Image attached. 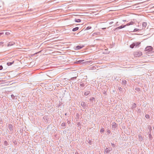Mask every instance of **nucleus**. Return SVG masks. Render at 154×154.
Instances as JSON below:
<instances>
[{
  "mask_svg": "<svg viewBox=\"0 0 154 154\" xmlns=\"http://www.w3.org/2000/svg\"><path fill=\"white\" fill-rule=\"evenodd\" d=\"M141 44L140 42H134L130 46V47L131 48H138Z\"/></svg>",
  "mask_w": 154,
  "mask_h": 154,
  "instance_id": "1",
  "label": "nucleus"
},
{
  "mask_svg": "<svg viewBox=\"0 0 154 154\" xmlns=\"http://www.w3.org/2000/svg\"><path fill=\"white\" fill-rule=\"evenodd\" d=\"M134 56L135 57H139L142 55V53L140 51H137L134 52Z\"/></svg>",
  "mask_w": 154,
  "mask_h": 154,
  "instance_id": "2",
  "label": "nucleus"
},
{
  "mask_svg": "<svg viewBox=\"0 0 154 154\" xmlns=\"http://www.w3.org/2000/svg\"><path fill=\"white\" fill-rule=\"evenodd\" d=\"M8 128L10 130L9 132V134H12L13 133V126L11 124H9L8 125Z\"/></svg>",
  "mask_w": 154,
  "mask_h": 154,
  "instance_id": "3",
  "label": "nucleus"
},
{
  "mask_svg": "<svg viewBox=\"0 0 154 154\" xmlns=\"http://www.w3.org/2000/svg\"><path fill=\"white\" fill-rule=\"evenodd\" d=\"M153 48L151 46H147L145 49V51L150 52L152 50Z\"/></svg>",
  "mask_w": 154,
  "mask_h": 154,
  "instance_id": "4",
  "label": "nucleus"
},
{
  "mask_svg": "<svg viewBox=\"0 0 154 154\" xmlns=\"http://www.w3.org/2000/svg\"><path fill=\"white\" fill-rule=\"evenodd\" d=\"M120 81L119 82H121V81H122V82L121 84L123 86V87H125L126 85V84H127V81L126 80L124 79L122 80L121 79H119ZM117 81L119 82V81L118 80V79Z\"/></svg>",
  "mask_w": 154,
  "mask_h": 154,
  "instance_id": "5",
  "label": "nucleus"
},
{
  "mask_svg": "<svg viewBox=\"0 0 154 154\" xmlns=\"http://www.w3.org/2000/svg\"><path fill=\"white\" fill-rule=\"evenodd\" d=\"M125 27V26H124V25H122L119 26L118 27L116 28L115 29L114 31H116L118 30L119 29H121L124 28Z\"/></svg>",
  "mask_w": 154,
  "mask_h": 154,
  "instance_id": "6",
  "label": "nucleus"
},
{
  "mask_svg": "<svg viewBox=\"0 0 154 154\" xmlns=\"http://www.w3.org/2000/svg\"><path fill=\"white\" fill-rule=\"evenodd\" d=\"M81 106L83 107V108L84 109H87V108H86L87 105L84 102H81Z\"/></svg>",
  "mask_w": 154,
  "mask_h": 154,
  "instance_id": "7",
  "label": "nucleus"
},
{
  "mask_svg": "<svg viewBox=\"0 0 154 154\" xmlns=\"http://www.w3.org/2000/svg\"><path fill=\"white\" fill-rule=\"evenodd\" d=\"M117 126V125L115 122L112 123V129L114 130H115V129L116 128Z\"/></svg>",
  "mask_w": 154,
  "mask_h": 154,
  "instance_id": "8",
  "label": "nucleus"
},
{
  "mask_svg": "<svg viewBox=\"0 0 154 154\" xmlns=\"http://www.w3.org/2000/svg\"><path fill=\"white\" fill-rule=\"evenodd\" d=\"M147 25V23L146 22H143V23H142V29L144 30L146 28Z\"/></svg>",
  "mask_w": 154,
  "mask_h": 154,
  "instance_id": "9",
  "label": "nucleus"
},
{
  "mask_svg": "<svg viewBox=\"0 0 154 154\" xmlns=\"http://www.w3.org/2000/svg\"><path fill=\"white\" fill-rule=\"evenodd\" d=\"M84 46L83 45H77L76 46L75 50H79L82 48Z\"/></svg>",
  "mask_w": 154,
  "mask_h": 154,
  "instance_id": "10",
  "label": "nucleus"
},
{
  "mask_svg": "<svg viewBox=\"0 0 154 154\" xmlns=\"http://www.w3.org/2000/svg\"><path fill=\"white\" fill-rule=\"evenodd\" d=\"M15 44V42H9L8 44V47L11 46H12Z\"/></svg>",
  "mask_w": 154,
  "mask_h": 154,
  "instance_id": "11",
  "label": "nucleus"
},
{
  "mask_svg": "<svg viewBox=\"0 0 154 154\" xmlns=\"http://www.w3.org/2000/svg\"><path fill=\"white\" fill-rule=\"evenodd\" d=\"M138 138L139 141H142L143 140V138L141 134H139L138 135Z\"/></svg>",
  "mask_w": 154,
  "mask_h": 154,
  "instance_id": "12",
  "label": "nucleus"
},
{
  "mask_svg": "<svg viewBox=\"0 0 154 154\" xmlns=\"http://www.w3.org/2000/svg\"><path fill=\"white\" fill-rule=\"evenodd\" d=\"M104 152L105 154H108L110 152L109 148H106L104 151Z\"/></svg>",
  "mask_w": 154,
  "mask_h": 154,
  "instance_id": "13",
  "label": "nucleus"
},
{
  "mask_svg": "<svg viewBox=\"0 0 154 154\" xmlns=\"http://www.w3.org/2000/svg\"><path fill=\"white\" fill-rule=\"evenodd\" d=\"M64 106V105L63 103L62 102H60L58 105V107H62V106Z\"/></svg>",
  "mask_w": 154,
  "mask_h": 154,
  "instance_id": "14",
  "label": "nucleus"
},
{
  "mask_svg": "<svg viewBox=\"0 0 154 154\" xmlns=\"http://www.w3.org/2000/svg\"><path fill=\"white\" fill-rule=\"evenodd\" d=\"M84 94L85 96H88L90 95V91H87L84 93Z\"/></svg>",
  "mask_w": 154,
  "mask_h": 154,
  "instance_id": "15",
  "label": "nucleus"
},
{
  "mask_svg": "<svg viewBox=\"0 0 154 154\" xmlns=\"http://www.w3.org/2000/svg\"><path fill=\"white\" fill-rule=\"evenodd\" d=\"M83 61H84V60H79L76 61V62H75V63H76V64H79V63H83V62H82Z\"/></svg>",
  "mask_w": 154,
  "mask_h": 154,
  "instance_id": "16",
  "label": "nucleus"
},
{
  "mask_svg": "<svg viewBox=\"0 0 154 154\" xmlns=\"http://www.w3.org/2000/svg\"><path fill=\"white\" fill-rule=\"evenodd\" d=\"M61 125L62 127V128L64 129L66 127V124L65 123H62Z\"/></svg>",
  "mask_w": 154,
  "mask_h": 154,
  "instance_id": "17",
  "label": "nucleus"
},
{
  "mask_svg": "<svg viewBox=\"0 0 154 154\" xmlns=\"http://www.w3.org/2000/svg\"><path fill=\"white\" fill-rule=\"evenodd\" d=\"M147 128L149 130V133H151V131H152V127L150 125H148L147 126Z\"/></svg>",
  "mask_w": 154,
  "mask_h": 154,
  "instance_id": "18",
  "label": "nucleus"
},
{
  "mask_svg": "<svg viewBox=\"0 0 154 154\" xmlns=\"http://www.w3.org/2000/svg\"><path fill=\"white\" fill-rule=\"evenodd\" d=\"M87 141L90 145H91L92 143V141L91 140H90L89 138H88V140H87Z\"/></svg>",
  "mask_w": 154,
  "mask_h": 154,
  "instance_id": "19",
  "label": "nucleus"
},
{
  "mask_svg": "<svg viewBox=\"0 0 154 154\" xmlns=\"http://www.w3.org/2000/svg\"><path fill=\"white\" fill-rule=\"evenodd\" d=\"M14 63V61H13L12 62H8L7 63V64L8 66L11 65Z\"/></svg>",
  "mask_w": 154,
  "mask_h": 154,
  "instance_id": "20",
  "label": "nucleus"
},
{
  "mask_svg": "<svg viewBox=\"0 0 154 154\" xmlns=\"http://www.w3.org/2000/svg\"><path fill=\"white\" fill-rule=\"evenodd\" d=\"M136 104L135 103H134L132 105V109H134L136 107Z\"/></svg>",
  "mask_w": 154,
  "mask_h": 154,
  "instance_id": "21",
  "label": "nucleus"
},
{
  "mask_svg": "<svg viewBox=\"0 0 154 154\" xmlns=\"http://www.w3.org/2000/svg\"><path fill=\"white\" fill-rule=\"evenodd\" d=\"M79 27H75V28H73L72 29V31L73 32L75 31L78 30Z\"/></svg>",
  "mask_w": 154,
  "mask_h": 154,
  "instance_id": "22",
  "label": "nucleus"
},
{
  "mask_svg": "<svg viewBox=\"0 0 154 154\" xmlns=\"http://www.w3.org/2000/svg\"><path fill=\"white\" fill-rule=\"evenodd\" d=\"M149 137L150 140H152V137L151 134V133H149Z\"/></svg>",
  "mask_w": 154,
  "mask_h": 154,
  "instance_id": "23",
  "label": "nucleus"
},
{
  "mask_svg": "<svg viewBox=\"0 0 154 154\" xmlns=\"http://www.w3.org/2000/svg\"><path fill=\"white\" fill-rule=\"evenodd\" d=\"M75 21L76 22L79 23L81 22V20L80 19H75Z\"/></svg>",
  "mask_w": 154,
  "mask_h": 154,
  "instance_id": "24",
  "label": "nucleus"
},
{
  "mask_svg": "<svg viewBox=\"0 0 154 154\" xmlns=\"http://www.w3.org/2000/svg\"><path fill=\"white\" fill-rule=\"evenodd\" d=\"M80 115L79 113H76V119H79Z\"/></svg>",
  "mask_w": 154,
  "mask_h": 154,
  "instance_id": "25",
  "label": "nucleus"
},
{
  "mask_svg": "<svg viewBox=\"0 0 154 154\" xmlns=\"http://www.w3.org/2000/svg\"><path fill=\"white\" fill-rule=\"evenodd\" d=\"M4 145L5 146H7L9 145V144L7 141L5 140L4 142Z\"/></svg>",
  "mask_w": 154,
  "mask_h": 154,
  "instance_id": "26",
  "label": "nucleus"
},
{
  "mask_svg": "<svg viewBox=\"0 0 154 154\" xmlns=\"http://www.w3.org/2000/svg\"><path fill=\"white\" fill-rule=\"evenodd\" d=\"M141 29H137V28H135L134 29V30L133 31H132V32H135L139 30H140Z\"/></svg>",
  "mask_w": 154,
  "mask_h": 154,
  "instance_id": "27",
  "label": "nucleus"
},
{
  "mask_svg": "<svg viewBox=\"0 0 154 154\" xmlns=\"http://www.w3.org/2000/svg\"><path fill=\"white\" fill-rule=\"evenodd\" d=\"M104 131V129L102 127L100 130V132L101 133H103Z\"/></svg>",
  "mask_w": 154,
  "mask_h": 154,
  "instance_id": "28",
  "label": "nucleus"
},
{
  "mask_svg": "<svg viewBox=\"0 0 154 154\" xmlns=\"http://www.w3.org/2000/svg\"><path fill=\"white\" fill-rule=\"evenodd\" d=\"M80 85L81 86L83 87H84L85 85V84L82 82L80 83Z\"/></svg>",
  "mask_w": 154,
  "mask_h": 154,
  "instance_id": "29",
  "label": "nucleus"
},
{
  "mask_svg": "<svg viewBox=\"0 0 154 154\" xmlns=\"http://www.w3.org/2000/svg\"><path fill=\"white\" fill-rule=\"evenodd\" d=\"M137 112L139 113H140L141 112V110L140 109L137 108Z\"/></svg>",
  "mask_w": 154,
  "mask_h": 154,
  "instance_id": "30",
  "label": "nucleus"
},
{
  "mask_svg": "<svg viewBox=\"0 0 154 154\" xmlns=\"http://www.w3.org/2000/svg\"><path fill=\"white\" fill-rule=\"evenodd\" d=\"M118 88L119 91L121 92L122 91V88L121 87H118Z\"/></svg>",
  "mask_w": 154,
  "mask_h": 154,
  "instance_id": "31",
  "label": "nucleus"
},
{
  "mask_svg": "<svg viewBox=\"0 0 154 154\" xmlns=\"http://www.w3.org/2000/svg\"><path fill=\"white\" fill-rule=\"evenodd\" d=\"M10 32H5V35H10Z\"/></svg>",
  "mask_w": 154,
  "mask_h": 154,
  "instance_id": "32",
  "label": "nucleus"
},
{
  "mask_svg": "<svg viewBox=\"0 0 154 154\" xmlns=\"http://www.w3.org/2000/svg\"><path fill=\"white\" fill-rule=\"evenodd\" d=\"M111 144L112 146V147L113 148H115L116 147V144H115L113 143H111Z\"/></svg>",
  "mask_w": 154,
  "mask_h": 154,
  "instance_id": "33",
  "label": "nucleus"
},
{
  "mask_svg": "<svg viewBox=\"0 0 154 154\" xmlns=\"http://www.w3.org/2000/svg\"><path fill=\"white\" fill-rule=\"evenodd\" d=\"M91 28V26H88L85 29V30H88L90 29Z\"/></svg>",
  "mask_w": 154,
  "mask_h": 154,
  "instance_id": "34",
  "label": "nucleus"
},
{
  "mask_svg": "<svg viewBox=\"0 0 154 154\" xmlns=\"http://www.w3.org/2000/svg\"><path fill=\"white\" fill-rule=\"evenodd\" d=\"M145 117L147 119H149L150 118L148 114H146L145 115Z\"/></svg>",
  "mask_w": 154,
  "mask_h": 154,
  "instance_id": "35",
  "label": "nucleus"
},
{
  "mask_svg": "<svg viewBox=\"0 0 154 154\" xmlns=\"http://www.w3.org/2000/svg\"><path fill=\"white\" fill-rule=\"evenodd\" d=\"M91 62V61H87L83 63V64H87Z\"/></svg>",
  "mask_w": 154,
  "mask_h": 154,
  "instance_id": "36",
  "label": "nucleus"
},
{
  "mask_svg": "<svg viewBox=\"0 0 154 154\" xmlns=\"http://www.w3.org/2000/svg\"><path fill=\"white\" fill-rule=\"evenodd\" d=\"M95 100L94 98V97H91L89 99V100L90 101H91L93 100Z\"/></svg>",
  "mask_w": 154,
  "mask_h": 154,
  "instance_id": "37",
  "label": "nucleus"
},
{
  "mask_svg": "<svg viewBox=\"0 0 154 154\" xmlns=\"http://www.w3.org/2000/svg\"><path fill=\"white\" fill-rule=\"evenodd\" d=\"M135 90H136L137 91H140V89L139 88H135Z\"/></svg>",
  "mask_w": 154,
  "mask_h": 154,
  "instance_id": "38",
  "label": "nucleus"
},
{
  "mask_svg": "<svg viewBox=\"0 0 154 154\" xmlns=\"http://www.w3.org/2000/svg\"><path fill=\"white\" fill-rule=\"evenodd\" d=\"M76 79V77H72L71 78L70 80H73L74 79Z\"/></svg>",
  "mask_w": 154,
  "mask_h": 154,
  "instance_id": "39",
  "label": "nucleus"
},
{
  "mask_svg": "<svg viewBox=\"0 0 154 154\" xmlns=\"http://www.w3.org/2000/svg\"><path fill=\"white\" fill-rule=\"evenodd\" d=\"M11 97L13 99H15V97L13 94H11Z\"/></svg>",
  "mask_w": 154,
  "mask_h": 154,
  "instance_id": "40",
  "label": "nucleus"
},
{
  "mask_svg": "<svg viewBox=\"0 0 154 154\" xmlns=\"http://www.w3.org/2000/svg\"><path fill=\"white\" fill-rule=\"evenodd\" d=\"M129 23L130 24V25H133L134 24V22L133 21H131Z\"/></svg>",
  "mask_w": 154,
  "mask_h": 154,
  "instance_id": "41",
  "label": "nucleus"
},
{
  "mask_svg": "<svg viewBox=\"0 0 154 154\" xmlns=\"http://www.w3.org/2000/svg\"><path fill=\"white\" fill-rule=\"evenodd\" d=\"M119 25V24L118 23V22H116V24L115 26H118Z\"/></svg>",
  "mask_w": 154,
  "mask_h": 154,
  "instance_id": "42",
  "label": "nucleus"
},
{
  "mask_svg": "<svg viewBox=\"0 0 154 154\" xmlns=\"http://www.w3.org/2000/svg\"><path fill=\"white\" fill-rule=\"evenodd\" d=\"M98 35V34L97 33H94L92 35H93V36H96V35Z\"/></svg>",
  "mask_w": 154,
  "mask_h": 154,
  "instance_id": "43",
  "label": "nucleus"
},
{
  "mask_svg": "<svg viewBox=\"0 0 154 154\" xmlns=\"http://www.w3.org/2000/svg\"><path fill=\"white\" fill-rule=\"evenodd\" d=\"M107 132L108 134H110L111 132V131L110 130L107 129Z\"/></svg>",
  "mask_w": 154,
  "mask_h": 154,
  "instance_id": "44",
  "label": "nucleus"
},
{
  "mask_svg": "<svg viewBox=\"0 0 154 154\" xmlns=\"http://www.w3.org/2000/svg\"><path fill=\"white\" fill-rule=\"evenodd\" d=\"M3 69V66L2 65H0V70H2Z\"/></svg>",
  "mask_w": 154,
  "mask_h": 154,
  "instance_id": "45",
  "label": "nucleus"
},
{
  "mask_svg": "<svg viewBox=\"0 0 154 154\" xmlns=\"http://www.w3.org/2000/svg\"><path fill=\"white\" fill-rule=\"evenodd\" d=\"M124 25L125 26V27H126L127 26H128L130 25V24L129 23H127L126 25Z\"/></svg>",
  "mask_w": 154,
  "mask_h": 154,
  "instance_id": "46",
  "label": "nucleus"
},
{
  "mask_svg": "<svg viewBox=\"0 0 154 154\" xmlns=\"http://www.w3.org/2000/svg\"><path fill=\"white\" fill-rule=\"evenodd\" d=\"M4 32H0V36H1L2 35L4 34Z\"/></svg>",
  "mask_w": 154,
  "mask_h": 154,
  "instance_id": "47",
  "label": "nucleus"
},
{
  "mask_svg": "<svg viewBox=\"0 0 154 154\" xmlns=\"http://www.w3.org/2000/svg\"><path fill=\"white\" fill-rule=\"evenodd\" d=\"M3 43H4L3 42H0V45H2Z\"/></svg>",
  "mask_w": 154,
  "mask_h": 154,
  "instance_id": "48",
  "label": "nucleus"
},
{
  "mask_svg": "<svg viewBox=\"0 0 154 154\" xmlns=\"http://www.w3.org/2000/svg\"><path fill=\"white\" fill-rule=\"evenodd\" d=\"M113 23V22L112 21L111 22L109 23V24L111 25Z\"/></svg>",
  "mask_w": 154,
  "mask_h": 154,
  "instance_id": "49",
  "label": "nucleus"
},
{
  "mask_svg": "<svg viewBox=\"0 0 154 154\" xmlns=\"http://www.w3.org/2000/svg\"><path fill=\"white\" fill-rule=\"evenodd\" d=\"M109 151L112 150V148H109Z\"/></svg>",
  "mask_w": 154,
  "mask_h": 154,
  "instance_id": "50",
  "label": "nucleus"
},
{
  "mask_svg": "<svg viewBox=\"0 0 154 154\" xmlns=\"http://www.w3.org/2000/svg\"><path fill=\"white\" fill-rule=\"evenodd\" d=\"M106 91H104V92H103V94H106Z\"/></svg>",
  "mask_w": 154,
  "mask_h": 154,
  "instance_id": "51",
  "label": "nucleus"
},
{
  "mask_svg": "<svg viewBox=\"0 0 154 154\" xmlns=\"http://www.w3.org/2000/svg\"><path fill=\"white\" fill-rule=\"evenodd\" d=\"M75 154H79L77 152H76Z\"/></svg>",
  "mask_w": 154,
  "mask_h": 154,
  "instance_id": "52",
  "label": "nucleus"
},
{
  "mask_svg": "<svg viewBox=\"0 0 154 154\" xmlns=\"http://www.w3.org/2000/svg\"><path fill=\"white\" fill-rule=\"evenodd\" d=\"M2 119L1 118H0V122H2Z\"/></svg>",
  "mask_w": 154,
  "mask_h": 154,
  "instance_id": "53",
  "label": "nucleus"
},
{
  "mask_svg": "<svg viewBox=\"0 0 154 154\" xmlns=\"http://www.w3.org/2000/svg\"><path fill=\"white\" fill-rule=\"evenodd\" d=\"M67 123L68 124H69L70 123V122L69 121H68L67 122Z\"/></svg>",
  "mask_w": 154,
  "mask_h": 154,
  "instance_id": "54",
  "label": "nucleus"
},
{
  "mask_svg": "<svg viewBox=\"0 0 154 154\" xmlns=\"http://www.w3.org/2000/svg\"><path fill=\"white\" fill-rule=\"evenodd\" d=\"M65 116H66V115H67V113H65Z\"/></svg>",
  "mask_w": 154,
  "mask_h": 154,
  "instance_id": "55",
  "label": "nucleus"
},
{
  "mask_svg": "<svg viewBox=\"0 0 154 154\" xmlns=\"http://www.w3.org/2000/svg\"><path fill=\"white\" fill-rule=\"evenodd\" d=\"M1 82H2V81L0 80V84H1Z\"/></svg>",
  "mask_w": 154,
  "mask_h": 154,
  "instance_id": "56",
  "label": "nucleus"
},
{
  "mask_svg": "<svg viewBox=\"0 0 154 154\" xmlns=\"http://www.w3.org/2000/svg\"><path fill=\"white\" fill-rule=\"evenodd\" d=\"M106 29V28H103V29Z\"/></svg>",
  "mask_w": 154,
  "mask_h": 154,
  "instance_id": "57",
  "label": "nucleus"
},
{
  "mask_svg": "<svg viewBox=\"0 0 154 154\" xmlns=\"http://www.w3.org/2000/svg\"><path fill=\"white\" fill-rule=\"evenodd\" d=\"M126 20H123L124 21H125Z\"/></svg>",
  "mask_w": 154,
  "mask_h": 154,
  "instance_id": "58",
  "label": "nucleus"
},
{
  "mask_svg": "<svg viewBox=\"0 0 154 154\" xmlns=\"http://www.w3.org/2000/svg\"><path fill=\"white\" fill-rule=\"evenodd\" d=\"M153 129H154V127H153Z\"/></svg>",
  "mask_w": 154,
  "mask_h": 154,
  "instance_id": "59",
  "label": "nucleus"
}]
</instances>
